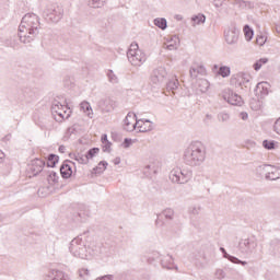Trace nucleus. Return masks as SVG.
Here are the masks:
<instances>
[{"label": "nucleus", "instance_id": "obj_1", "mask_svg": "<svg viewBox=\"0 0 280 280\" xmlns=\"http://www.w3.org/2000/svg\"><path fill=\"white\" fill-rule=\"evenodd\" d=\"M40 30V20L34 13H27L22 18L19 26V38L21 43L27 45L38 36Z\"/></svg>", "mask_w": 280, "mask_h": 280}, {"label": "nucleus", "instance_id": "obj_2", "mask_svg": "<svg viewBox=\"0 0 280 280\" xmlns=\"http://www.w3.org/2000/svg\"><path fill=\"white\" fill-rule=\"evenodd\" d=\"M207 161V145L200 141L191 142L184 152V162L189 167H200Z\"/></svg>", "mask_w": 280, "mask_h": 280}, {"label": "nucleus", "instance_id": "obj_3", "mask_svg": "<svg viewBox=\"0 0 280 280\" xmlns=\"http://www.w3.org/2000/svg\"><path fill=\"white\" fill-rule=\"evenodd\" d=\"M86 236H77L70 242L69 250L71 255L78 259H91L93 257V253L91 252V248H89Z\"/></svg>", "mask_w": 280, "mask_h": 280}, {"label": "nucleus", "instance_id": "obj_4", "mask_svg": "<svg viewBox=\"0 0 280 280\" xmlns=\"http://www.w3.org/2000/svg\"><path fill=\"white\" fill-rule=\"evenodd\" d=\"M127 58L132 67H141L147 60L148 57L143 50L139 49V44L132 43L127 51Z\"/></svg>", "mask_w": 280, "mask_h": 280}, {"label": "nucleus", "instance_id": "obj_5", "mask_svg": "<svg viewBox=\"0 0 280 280\" xmlns=\"http://www.w3.org/2000/svg\"><path fill=\"white\" fill-rule=\"evenodd\" d=\"M170 180L176 185H186L188 180H191V171L176 166L170 172Z\"/></svg>", "mask_w": 280, "mask_h": 280}, {"label": "nucleus", "instance_id": "obj_6", "mask_svg": "<svg viewBox=\"0 0 280 280\" xmlns=\"http://www.w3.org/2000/svg\"><path fill=\"white\" fill-rule=\"evenodd\" d=\"M43 16L50 23H58L65 16V9L58 4H52L44 10Z\"/></svg>", "mask_w": 280, "mask_h": 280}, {"label": "nucleus", "instance_id": "obj_7", "mask_svg": "<svg viewBox=\"0 0 280 280\" xmlns=\"http://www.w3.org/2000/svg\"><path fill=\"white\" fill-rule=\"evenodd\" d=\"M51 114L54 115L56 121H65L71 117V109L67 105L60 104V102L52 103Z\"/></svg>", "mask_w": 280, "mask_h": 280}, {"label": "nucleus", "instance_id": "obj_8", "mask_svg": "<svg viewBox=\"0 0 280 280\" xmlns=\"http://www.w3.org/2000/svg\"><path fill=\"white\" fill-rule=\"evenodd\" d=\"M166 78H167V70H165L164 67H160L153 70L151 74L152 86H161L165 82Z\"/></svg>", "mask_w": 280, "mask_h": 280}, {"label": "nucleus", "instance_id": "obj_9", "mask_svg": "<svg viewBox=\"0 0 280 280\" xmlns=\"http://www.w3.org/2000/svg\"><path fill=\"white\" fill-rule=\"evenodd\" d=\"M222 97L228 104L232 106H242L244 104V100L237 93L233 92V90H224Z\"/></svg>", "mask_w": 280, "mask_h": 280}, {"label": "nucleus", "instance_id": "obj_10", "mask_svg": "<svg viewBox=\"0 0 280 280\" xmlns=\"http://www.w3.org/2000/svg\"><path fill=\"white\" fill-rule=\"evenodd\" d=\"M224 38L228 45H235L240 40V28L235 25H231L224 31Z\"/></svg>", "mask_w": 280, "mask_h": 280}, {"label": "nucleus", "instance_id": "obj_11", "mask_svg": "<svg viewBox=\"0 0 280 280\" xmlns=\"http://www.w3.org/2000/svg\"><path fill=\"white\" fill-rule=\"evenodd\" d=\"M139 120H137V115L129 113L124 119V130L127 132H133L138 128Z\"/></svg>", "mask_w": 280, "mask_h": 280}, {"label": "nucleus", "instance_id": "obj_12", "mask_svg": "<svg viewBox=\"0 0 280 280\" xmlns=\"http://www.w3.org/2000/svg\"><path fill=\"white\" fill-rule=\"evenodd\" d=\"M253 77L246 72H238L231 78V84L234 86H244V84H248Z\"/></svg>", "mask_w": 280, "mask_h": 280}, {"label": "nucleus", "instance_id": "obj_13", "mask_svg": "<svg viewBox=\"0 0 280 280\" xmlns=\"http://www.w3.org/2000/svg\"><path fill=\"white\" fill-rule=\"evenodd\" d=\"M240 250L245 255H253L257 248V242L250 238H245L240 243Z\"/></svg>", "mask_w": 280, "mask_h": 280}, {"label": "nucleus", "instance_id": "obj_14", "mask_svg": "<svg viewBox=\"0 0 280 280\" xmlns=\"http://www.w3.org/2000/svg\"><path fill=\"white\" fill-rule=\"evenodd\" d=\"M98 108L103 113H110L112 110H115L117 108V102L110 97L102 98L98 101Z\"/></svg>", "mask_w": 280, "mask_h": 280}, {"label": "nucleus", "instance_id": "obj_15", "mask_svg": "<svg viewBox=\"0 0 280 280\" xmlns=\"http://www.w3.org/2000/svg\"><path fill=\"white\" fill-rule=\"evenodd\" d=\"M189 75L196 80L199 75H207V69L200 62H194L189 70Z\"/></svg>", "mask_w": 280, "mask_h": 280}, {"label": "nucleus", "instance_id": "obj_16", "mask_svg": "<svg viewBox=\"0 0 280 280\" xmlns=\"http://www.w3.org/2000/svg\"><path fill=\"white\" fill-rule=\"evenodd\" d=\"M270 93V83L262 81L257 83L255 89V94L258 95V97H266Z\"/></svg>", "mask_w": 280, "mask_h": 280}, {"label": "nucleus", "instance_id": "obj_17", "mask_svg": "<svg viewBox=\"0 0 280 280\" xmlns=\"http://www.w3.org/2000/svg\"><path fill=\"white\" fill-rule=\"evenodd\" d=\"M43 167H45V161L35 159L31 162L30 172L33 174V176H38V174L43 172Z\"/></svg>", "mask_w": 280, "mask_h": 280}, {"label": "nucleus", "instance_id": "obj_18", "mask_svg": "<svg viewBox=\"0 0 280 280\" xmlns=\"http://www.w3.org/2000/svg\"><path fill=\"white\" fill-rule=\"evenodd\" d=\"M159 170H160L159 162H151L144 166L143 174L148 178H152V176L159 173Z\"/></svg>", "mask_w": 280, "mask_h": 280}, {"label": "nucleus", "instance_id": "obj_19", "mask_svg": "<svg viewBox=\"0 0 280 280\" xmlns=\"http://www.w3.org/2000/svg\"><path fill=\"white\" fill-rule=\"evenodd\" d=\"M45 280H69V277L60 270L52 269L47 273Z\"/></svg>", "mask_w": 280, "mask_h": 280}, {"label": "nucleus", "instance_id": "obj_20", "mask_svg": "<svg viewBox=\"0 0 280 280\" xmlns=\"http://www.w3.org/2000/svg\"><path fill=\"white\" fill-rule=\"evenodd\" d=\"M137 129L139 132H150L151 130H154V126L151 120L139 119Z\"/></svg>", "mask_w": 280, "mask_h": 280}, {"label": "nucleus", "instance_id": "obj_21", "mask_svg": "<svg viewBox=\"0 0 280 280\" xmlns=\"http://www.w3.org/2000/svg\"><path fill=\"white\" fill-rule=\"evenodd\" d=\"M71 165H75V163L66 161L60 166V173L62 178H71V174H73V170L71 168Z\"/></svg>", "mask_w": 280, "mask_h": 280}, {"label": "nucleus", "instance_id": "obj_22", "mask_svg": "<svg viewBox=\"0 0 280 280\" xmlns=\"http://www.w3.org/2000/svg\"><path fill=\"white\" fill-rule=\"evenodd\" d=\"M178 45H180V39L178 36L174 35L164 44V47L165 49H168V51H174L178 49Z\"/></svg>", "mask_w": 280, "mask_h": 280}, {"label": "nucleus", "instance_id": "obj_23", "mask_svg": "<svg viewBox=\"0 0 280 280\" xmlns=\"http://www.w3.org/2000/svg\"><path fill=\"white\" fill-rule=\"evenodd\" d=\"M161 266L162 268H166V270H174V268H176L174 258L170 255H166L161 259Z\"/></svg>", "mask_w": 280, "mask_h": 280}, {"label": "nucleus", "instance_id": "obj_24", "mask_svg": "<svg viewBox=\"0 0 280 280\" xmlns=\"http://www.w3.org/2000/svg\"><path fill=\"white\" fill-rule=\"evenodd\" d=\"M265 178L266 180H279L280 178L279 170H277L273 166H269V172H267Z\"/></svg>", "mask_w": 280, "mask_h": 280}, {"label": "nucleus", "instance_id": "obj_25", "mask_svg": "<svg viewBox=\"0 0 280 280\" xmlns=\"http://www.w3.org/2000/svg\"><path fill=\"white\" fill-rule=\"evenodd\" d=\"M269 170H270V165L262 164L255 168V174H257L259 178H264V176L266 178V174H268Z\"/></svg>", "mask_w": 280, "mask_h": 280}, {"label": "nucleus", "instance_id": "obj_26", "mask_svg": "<svg viewBox=\"0 0 280 280\" xmlns=\"http://www.w3.org/2000/svg\"><path fill=\"white\" fill-rule=\"evenodd\" d=\"M80 108L90 119H93V108L89 102H82Z\"/></svg>", "mask_w": 280, "mask_h": 280}, {"label": "nucleus", "instance_id": "obj_27", "mask_svg": "<svg viewBox=\"0 0 280 280\" xmlns=\"http://www.w3.org/2000/svg\"><path fill=\"white\" fill-rule=\"evenodd\" d=\"M71 159L77 161V163H80V165H86V163H89V158H86V154L73 153Z\"/></svg>", "mask_w": 280, "mask_h": 280}, {"label": "nucleus", "instance_id": "obj_28", "mask_svg": "<svg viewBox=\"0 0 280 280\" xmlns=\"http://www.w3.org/2000/svg\"><path fill=\"white\" fill-rule=\"evenodd\" d=\"M192 23V27H196V25H201L202 23H205V21H207V16H205V14L199 13L197 15H194L191 18Z\"/></svg>", "mask_w": 280, "mask_h": 280}, {"label": "nucleus", "instance_id": "obj_29", "mask_svg": "<svg viewBox=\"0 0 280 280\" xmlns=\"http://www.w3.org/2000/svg\"><path fill=\"white\" fill-rule=\"evenodd\" d=\"M160 218H165V220H174V209L166 208L160 213Z\"/></svg>", "mask_w": 280, "mask_h": 280}, {"label": "nucleus", "instance_id": "obj_30", "mask_svg": "<svg viewBox=\"0 0 280 280\" xmlns=\"http://www.w3.org/2000/svg\"><path fill=\"white\" fill-rule=\"evenodd\" d=\"M153 23L160 30H167V20H165V18H158L153 21Z\"/></svg>", "mask_w": 280, "mask_h": 280}, {"label": "nucleus", "instance_id": "obj_31", "mask_svg": "<svg viewBox=\"0 0 280 280\" xmlns=\"http://www.w3.org/2000/svg\"><path fill=\"white\" fill-rule=\"evenodd\" d=\"M217 73L221 75V78H229V75H231V68L228 66L220 67Z\"/></svg>", "mask_w": 280, "mask_h": 280}, {"label": "nucleus", "instance_id": "obj_32", "mask_svg": "<svg viewBox=\"0 0 280 280\" xmlns=\"http://www.w3.org/2000/svg\"><path fill=\"white\" fill-rule=\"evenodd\" d=\"M106 167H108V162L102 161L98 165L94 168L95 174H104L106 172Z\"/></svg>", "mask_w": 280, "mask_h": 280}, {"label": "nucleus", "instance_id": "obj_33", "mask_svg": "<svg viewBox=\"0 0 280 280\" xmlns=\"http://www.w3.org/2000/svg\"><path fill=\"white\" fill-rule=\"evenodd\" d=\"M166 89H167V91H172V93L174 94V91H176V89H178V79L171 80L166 84Z\"/></svg>", "mask_w": 280, "mask_h": 280}, {"label": "nucleus", "instance_id": "obj_34", "mask_svg": "<svg viewBox=\"0 0 280 280\" xmlns=\"http://www.w3.org/2000/svg\"><path fill=\"white\" fill-rule=\"evenodd\" d=\"M243 32L245 34L246 40H253V36L255 33L253 32V28H250V26L245 25Z\"/></svg>", "mask_w": 280, "mask_h": 280}, {"label": "nucleus", "instance_id": "obj_35", "mask_svg": "<svg viewBox=\"0 0 280 280\" xmlns=\"http://www.w3.org/2000/svg\"><path fill=\"white\" fill-rule=\"evenodd\" d=\"M58 160H59L58 155L49 154L48 162H47L48 167H56V163H58Z\"/></svg>", "mask_w": 280, "mask_h": 280}, {"label": "nucleus", "instance_id": "obj_36", "mask_svg": "<svg viewBox=\"0 0 280 280\" xmlns=\"http://www.w3.org/2000/svg\"><path fill=\"white\" fill-rule=\"evenodd\" d=\"M268 62V58H260L259 60H257L255 63H254V70L255 71H259V69H261V67H264V65H267Z\"/></svg>", "mask_w": 280, "mask_h": 280}, {"label": "nucleus", "instance_id": "obj_37", "mask_svg": "<svg viewBox=\"0 0 280 280\" xmlns=\"http://www.w3.org/2000/svg\"><path fill=\"white\" fill-rule=\"evenodd\" d=\"M107 78L112 84H117V82H119V78H117V74H115L113 70L107 71Z\"/></svg>", "mask_w": 280, "mask_h": 280}, {"label": "nucleus", "instance_id": "obj_38", "mask_svg": "<svg viewBox=\"0 0 280 280\" xmlns=\"http://www.w3.org/2000/svg\"><path fill=\"white\" fill-rule=\"evenodd\" d=\"M200 211H202L200 206H190L188 208L189 215H200Z\"/></svg>", "mask_w": 280, "mask_h": 280}, {"label": "nucleus", "instance_id": "obj_39", "mask_svg": "<svg viewBox=\"0 0 280 280\" xmlns=\"http://www.w3.org/2000/svg\"><path fill=\"white\" fill-rule=\"evenodd\" d=\"M199 91L201 93H207V91H209V81L200 80L199 81Z\"/></svg>", "mask_w": 280, "mask_h": 280}, {"label": "nucleus", "instance_id": "obj_40", "mask_svg": "<svg viewBox=\"0 0 280 280\" xmlns=\"http://www.w3.org/2000/svg\"><path fill=\"white\" fill-rule=\"evenodd\" d=\"M214 278L218 280L226 279V271L224 269H215Z\"/></svg>", "mask_w": 280, "mask_h": 280}, {"label": "nucleus", "instance_id": "obj_41", "mask_svg": "<svg viewBox=\"0 0 280 280\" xmlns=\"http://www.w3.org/2000/svg\"><path fill=\"white\" fill-rule=\"evenodd\" d=\"M89 7L90 8H104V1L103 0H90Z\"/></svg>", "mask_w": 280, "mask_h": 280}, {"label": "nucleus", "instance_id": "obj_42", "mask_svg": "<svg viewBox=\"0 0 280 280\" xmlns=\"http://www.w3.org/2000/svg\"><path fill=\"white\" fill-rule=\"evenodd\" d=\"M48 183H50V185H56V183H58V174L56 172L49 174Z\"/></svg>", "mask_w": 280, "mask_h": 280}, {"label": "nucleus", "instance_id": "obj_43", "mask_svg": "<svg viewBox=\"0 0 280 280\" xmlns=\"http://www.w3.org/2000/svg\"><path fill=\"white\" fill-rule=\"evenodd\" d=\"M98 152H100V149H97V148L90 149V150L88 151V153L85 154L88 161H89L90 159H93V156H95V154H97Z\"/></svg>", "mask_w": 280, "mask_h": 280}, {"label": "nucleus", "instance_id": "obj_44", "mask_svg": "<svg viewBox=\"0 0 280 280\" xmlns=\"http://www.w3.org/2000/svg\"><path fill=\"white\" fill-rule=\"evenodd\" d=\"M262 147H264L266 150H275V141L265 140V141L262 142Z\"/></svg>", "mask_w": 280, "mask_h": 280}, {"label": "nucleus", "instance_id": "obj_45", "mask_svg": "<svg viewBox=\"0 0 280 280\" xmlns=\"http://www.w3.org/2000/svg\"><path fill=\"white\" fill-rule=\"evenodd\" d=\"M266 40H268V37L260 35L256 38V43L257 45H259L260 47H264V45H266Z\"/></svg>", "mask_w": 280, "mask_h": 280}, {"label": "nucleus", "instance_id": "obj_46", "mask_svg": "<svg viewBox=\"0 0 280 280\" xmlns=\"http://www.w3.org/2000/svg\"><path fill=\"white\" fill-rule=\"evenodd\" d=\"M89 275H90L89 269L83 268L79 270V277H81V279H84V280L89 279Z\"/></svg>", "mask_w": 280, "mask_h": 280}, {"label": "nucleus", "instance_id": "obj_47", "mask_svg": "<svg viewBox=\"0 0 280 280\" xmlns=\"http://www.w3.org/2000/svg\"><path fill=\"white\" fill-rule=\"evenodd\" d=\"M220 121H229L231 119V115L229 113L222 112L219 114Z\"/></svg>", "mask_w": 280, "mask_h": 280}, {"label": "nucleus", "instance_id": "obj_48", "mask_svg": "<svg viewBox=\"0 0 280 280\" xmlns=\"http://www.w3.org/2000/svg\"><path fill=\"white\" fill-rule=\"evenodd\" d=\"M229 258L232 264H241V266H246V264H248L246 261L240 260L237 257L229 256Z\"/></svg>", "mask_w": 280, "mask_h": 280}, {"label": "nucleus", "instance_id": "obj_49", "mask_svg": "<svg viewBox=\"0 0 280 280\" xmlns=\"http://www.w3.org/2000/svg\"><path fill=\"white\" fill-rule=\"evenodd\" d=\"M86 215H89L86 212H83V211L78 212L77 220H78L79 222H84V220H86Z\"/></svg>", "mask_w": 280, "mask_h": 280}, {"label": "nucleus", "instance_id": "obj_50", "mask_svg": "<svg viewBox=\"0 0 280 280\" xmlns=\"http://www.w3.org/2000/svg\"><path fill=\"white\" fill-rule=\"evenodd\" d=\"M273 131L280 136V117L273 124Z\"/></svg>", "mask_w": 280, "mask_h": 280}, {"label": "nucleus", "instance_id": "obj_51", "mask_svg": "<svg viewBox=\"0 0 280 280\" xmlns=\"http://www.w3.org/2000/svg\"><path fill=\"white\" fill-rule=\"evenodd\" d=\"M155 225L159 228L165 225V222H163V218H161V214H158V219L155 220Z\"/></svg>", "mask_w": 280, "mask_h": 280}, {"label": "nucleus", "instance_id": "obj_52", "mask_svg": "<svg viewBox=\"0 0 280 280\" xmlns=\"http://www.w3.org/2000/svg\"><path fill=\"white\" fill-rule=\"evenodd\" d=\"M112 145H113V143H110V142H104L103 143V152H110Z\"/></svg>", "mask_w": 280, "mask_h": 280}, {"label": "nucleus", "instance_id": "obj_53", "mask_svg": "<svg viewBox=\"0 0 280 280\" xmlns=\"http://www.w3.org/2000/svg\"><path fill=\"white\" fill-rule=\"evenodd\" d=\"M220 250H221V253L223 254V257H224L225 259H229V261H231V258H230V257H235V256L229 255V254L226 253V249H224V247H220Z\"/></svg>", "mask_w": 280, "mask_h": 280}, {"label": "nucleus", "instance_id": "obj_54", "mask_svg": "<svg viewBox=\"0 0 280 280\" xmlns=\"http://www.w3.org/2000/svg\"><path fill=\"white\" fill-rule=\"evenodd\" d=\"M124 148H129L132 145V139L126 138L122 143Z\"/></svg>", "mask_w": 280, "mask_h": 280}, {"label": "nucleus", "instance_id": "obj_55", "mask_svg": "<svg viewBox=\"0 0 280 280\" xmlns=\"http://www.w3.org/2000/svg\"><path fill=\"white\" fill-rule=\"evenodd\" d=\"M101 141H102V143H108L109 142L108 141V136L106 133L103 135L102 138H101Z\"/></svg>", "mask_w": 280, "mask_h": 280}, {"label": "nucleus", "instance_id": "obj_56", "mask_svg": "<svg viewBox=\"0 0 280 280\" xmlns=\"http://www.w3.org/2000/svg\"><path fill=\"white\" fill-rule=\"evenodd\" d=\"M241 118L243 119V121H246V119H248V114L247 113H241Z\"/></svg>", "mask_w": 280, "mask_h": 280}, {"label": "nucleus", "instance_id": "obj_57", "mask_svg": "<svg viewBox=\"0 0 280 280\" xmlns=\"http://www.w3.org/2000/svg\"><path fill=\"white\" fill-rule=\"evenodd\" d=\"M119 163H121V158H115L114 165H119Z\"/></svg>", "mask_w": 280, "mask_h": 280}, {"label": "nucleus", "instance_id": "obj_58", "mask_svg": "<svg viewBox=\"0 0 280 280\" xmlns=\"http://www.w3.org/2000/svg\"><path fill=\"white\" fill-rule=\"evenodd\" d=\"M67 149H66V147L65 145H60L59 147V152L61 153V154H65V151H66Z\"/></svg>", "mask_w": 280, "mask_h": 280}, {"label": "nucleus", "instance_id": "obj_59", "mask_svg": "<svg viewBox=\"0 0 280 280\" xmlns=\"http://www.w3.org/2000/svg\"><path fill=\"white\" fill-rule=\"evenodd\" d=\"M250 105H252V108L254 109V110H259V107L261 106V105H253V103H250Z\"/></svg>", "mask_w": 280, "mask_h": 280}, {"label": "nucleus", "instance_id": "obj_60", "mask_svg": "<svg viewBox=\"0 0 280 280\" xmlns=\"http://www.w3.org/2000/svg\"><path fill=\"white\" fill-rule=\"evenodd\" d=\"M175 19H176V21H183V15L177 14V15H175Z\"/></svg>", "mask_w": 280, "mask_h": 280}, {"label": "nucleus", "instance_id": "obj_61", "mask_svg": "<svg viewBox=\"0 0 280 280\" xmlns=\"http://www.w3.org/2000/svg\"><path fill=\"white\" fill-rule=\"evenodd\" d=\"M276 32H277L278 34H280V23H279V24H276Z\"/></svg>", "mask_w": 280, "mask_h": 280}, {"label": "nucleus", "instance_id": "obj_62", "mask_svg": "<svg viewBox=\"0 0 280 280\" xmlns=\"http://www.w3.org/2000/svg\"><path fill=\"white\" fill-rule=\"evenodd\" d=\"M214 69H218V66H214Z\"/></svg>", "mask_w": 280, "mask_h": 280}, {"label": "nucleus", "instance_id": "obj_63", "mask_svg": "<svg viewBox=\"0 0 280 280\" xmlns=\"http://www.w3.org/2000/svg\"><path fill=\"white\" fill-rule=\"evenodd\" d=\"M7 139H10V136H7Z\"/></svg>", "mask_w": 280, "mask_h": 280}]
</instances>
